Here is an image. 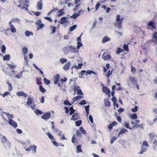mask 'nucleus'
<instances>
[{"instance_id":"obj_12","label":"nucleus","mask_w":157,"mask_h":157,"mask_svg":"<svg viewBox=\"0 0 157 157\" xmlns=\"http://www.w3.org/2000/svg\"><path fill=\"white\" fill-rule=\"evenodd\" d=\"M78 113H75L72 115V117L71 119V120L75 121L78 119Z\"/></svg>"},{"instance_id":"obj_53","label":"nucleus","mask_w":157,"mask_h":157,"mask_svg":"<svg viewBox=\"0 0 157 157\" xmlns=\"http://www.w3.org/2000/svg\"><path fill=\"white\" fill-rule=\"evenodd\" d=\"M10 92L9 91H6L3 94H1L2 96L4 97H5L6 96L8 95H10Z\"/></svg>"},{"instance_id":"obj_58","label":"nucleus","mask_w":157,"mask_h":157,"mask_svg":"<svg viewBox=\"0 0 157 157\" xmlns=\"http://www.w3.org/2000/svg\"><path fill=\"white\" fill-rule=\"evenodd\" d=\"M137 106H135L134 108L131 109L132 111L133 112H136L137 111Z\"/></svg>"},{"instance_id":"obj_63","label":"nucleus","mask_w":157,"mask_h":157,"mask_svg":"<svg viewBox=\"0 0 157 157\" xmlns=\"http://www.w3.org/2000/svg\"><path fill=\"white\" fill-rule=\"evenodd\" d=\"M86 104V101L85 100H82L79 103V104L81 105H84Z\"/></svg>"},{"instance_id":"obj_64","label":"nucleus","mask_w":157,"mask_h":157,"mask_svg":"<svg viewBox=\"0 0 157 157\" xmlns=\"http://www.w3.org/2000/svg\"><path fill=\"white\" fill-rule=\"evenodd\" d=\"M100 5V4L99 3H97L96 4L95 6V9H96V10H95L96 11L97 10H98V9Z\"/></svg>"},{"instance_id":"obj_59","label":"nucleus","mask_w":157,"mask_h":157,"mask_svg":"<svg viewBox=\"0 0 157 157\" xmlns=\"http://www.w3.org/2000/svg\"><path fill=\"white\" fill-rule=\"evenodd\" d=\"M8 67H10L12 69H13L16 67V66L13 65H12L9 64H7Z\"/></svg>"},{"instance_id":"obj_19","label":"nucleus","mask_w":157,"mask_h":157,"mask_svg":"<svg viewBox=\"0 0 157 157\" xmlns=\"http://www.w3.org/2000/svg\"><path fill=\"white\" fill-rule=\"evenodd\" d=\"M65 13L64 9H63L58 11V16L60 17L64 14Z\"/></svg>"},{"instance_id":"obj_49","label":"nucleus","mask_w":157,"mask_h":157,"mask_svg":"<svg viewBox=\"0 0 157 157\" xmlns=\"http://www.w3.org/2000/svg\"><path fill=\"white\" fill-rule=\"evenodd\" d=\"M49 138L51 139H52L53 140H55L53 138V136L50 133H48L47 134Z\"/></svg>"},{"instance_id":"obj_60","label":"nucleus","mask_w":157,"mask_h":157,"mask_svg":"<svg viewBox=\"0 0 157 157\" xmlns=\"http://www.w3.org/2000/svg\"><path fill=\"white\" fill-rule=\"evenodd\" d=\"M112 73V71H109L106 75V77L107 78H109Z\"/></svg>"},{"instance_id":"obj_37","label":"nucleus","mask_w":157,"mask_h":157,"mask_svg":"<svg viewBox=\"0 0 157 157\" xmlns=\"http://www.w3.org/2000/svg\"><path fill=\"white\" fill-rule=\"evenodd\" d=\"M154 22L153 21H151L149 22L148 25L150 26H151L153 28H155V27L154 25Z\"/></svg>"},{"instance_id":"obj_2","label":"nucleus","mask_w":157,"mask_h":157,"mask_svg":"<svg viewBox=\"0 0 157 157\" xmlns=\"http://www.w3.org/2000/svg\"><path fill=\"white\" fill-rule=\"evenodd\" d=\"M123 18H121L120 15L118 14L117 15L116 18V22L115 23V26L117 27L118 29H121L122 21Z\"/></svg>"},{"instance_id":"obj_30","label":"nucleus","mask_w":157,"mask_h":157,"mask_svg":"<svg viewBox=\"0 0 157 157\" xmlns=\"http://www.w3.org/2000/svg\"><path fill=\"white\" fill-rule=\"evenodd\" d=\"M105 106H107L108 107H109L111 105L110 102L109 101H108V100L106 99L105 100Z\"/></svg>"},{"instance_id":"obj_54","label":"nucleus","mask_w":157,"mask_h":157,"mask_svg":"<svg viewBox=\"0 0 157 157\" xmlns=\"http://www.w3.org/2000/svg\"><path fill=\"white\" fill-rule=\"evenodd\" d=\"M149 136L151 140H152L155 137V134L154 133H149Z\"/></svg>"},{"instance_id":"obj_9","label":"nucleus","mask_w":157,"mask_h":157,"mask_svg":"<svg viewBox=\"0 0 157 157\" xmlns=\"http://www.w3.org/2000/svg\"><path fill=\"white\" fill-rule=\"evenodd\" d=\"M69 48L72 53H76L78 52V51L77 50L75 47L74 46H69Z\"/></svg>"},{"instance_id":"obj_29","label":"nucleus","mask_w":157,"mask_h":157,"mask_svg":"<svg viewBox=\"0 0 157 157\" xmlns=\"http://www.w3.org/2000/svg\"><path fill=\"white\" fill-rule=\"evenodd\" d=\"M8 141L6 138L4 136L2 137V139L1 142L3 144H4L6 142Z\"/></svg>"},{"instance_id":"obj_28","label":"nucleus","mask_w":157,"mask_h":157,"mask_svg":"<svg viewBox=\"0 0 157 157\" xmlns=\"http://www.w3.org/2000/svg\"><path fill=\"white\" fill-rule=\"evenodd\" d=\"M33 100L32 98H31L30 97H29L27 100V104L28 105H30L32 102Z\"/></svg>"},{"instance_id":"obj_1","label":"nucleus","mask_w":157,"mask_h":157,"mask_svg":"<svg viewBox=\"0 0 157 157\" xmlns=\"http://www.w3.org/2000/svg\"><path fill=\"white\" fill-rule=\"evenodd\" d=\"M15 23L18 24H20V20L19 19L15 17L12 18L9 22V25L10 28L11 32L13 33H15L16 32V30L12 23Z\"/></svg>"},{"instance_id":"obj_6","label":"nucleus","mask_w":157,"mask_h":157,"mask_svg":"<svg viewBox=\"0 0 157 157\" xmlns=\"http://www.w3.org/2000/svg\"><path fill=\"white\" fill-rule=\"evenodd\" d=\"M9 123L10 125L14 128H16L17 126V123L12 119H9Z\"/></svg>"},{"instance_id":"obj_34","label":"nucleus","mask_w":157,"mask_h":157,"mask_svg":"<svg viewBox=\"0 0 157 157\" xmlns=\"http://www.w3.org/2000/svg\"><path fill=\"white\" fill-rule=\"evenodd\" d=\"M78 65L79 67L76 65H74V68H76L77 69H78L81 68L82 66H83L82 63H79L78 64Z\"/></svg>"},{"instance_id":"obj_52","label":"nucleus","mask_w":157,"mask_h":157,"mask_svg":"<svg viewBox=\"0 0 157 157\" xmlns=\"http://www.w3.org/2000/svg\"><path fill=\"white\" fill-rule=\"evenodd\" d=\"M137 118V115L135 113L132 114L131 116V118L132 119H136Z\"/></svg>"},{"instance_id":"obj_31","label":"nucleus","mask_w":157,"mask_h":157,"mask_svg":"<svg viewBox=\"0 0 157 157\" xmlns=\"http://www.w3.org/2000/svg\"><path fill=\"white\" fill-rule=\"evenodd\" d=\"M25 34L26 36H29L30 35H33V33L32 32H29L28 31H26L25 32Z\"/></svg>"},{"instance_id":"obj_32","label":"nucleus","mask_w":157,"mask_h":157,"mask_svg":"<svg viewBox=\"0 0 157 157\" xmlns=\"http://www.w3.org/2000/svg\"><path fill=\"white\" fill-rule=\"evenodd\" d=\"M40 90L42 93H44L46 91V90L42 86H40L39 87Z\"/></svg>"},{"instance_id":"obj_42","label":"nucleus","mask_w":157,"mask_h":157,"mask_svg":"<svg viewBox=\"0 0 157 157\" xmlns=\"http://www.w3.org/2000/svg\"><path fill=\"white\" fill-rule=\"evenodd\" d=\"M35 113L36 115H41L42 114V112L37 109H36V110L35 111Z\"/></svg>"},{"instance_id":"obj_22","label":"nucleus","mask_w":157,"mask_h":157,"mask_svg":"<svg viewBox=\"0 0 157 157\" xmlns=\"http://www.w3.org/2000/svg\"><path fill=\"white\" fill-rule=\"evenodd\" d=\"M129 80L133 83L136 84L137 82L136 79L134 77L130 76L129 77Z\"/></svg>"},{"instance_id":"obj_26","label":"nucleus","mask_w":157,"mask_h":157,"mask_svg":"<svg viewBox=\"0 0 157 157\" xmlns=\"http://www.w3.org/2000/svg\"><path fill=\"white\" fill-rule=\"evenodd\" d=\"M76 152L77 153L82 152V151L81 149V145H78L76 147Z\"/></svg>"},{"instance_id":"obj_48","label":"nucleus","mask_w":157,"mask_h":157,"mask_svg":"<svg viewBox=\"0 0 157 157\" xmlns=\"http://www.w3.org/2000/svg\"><path fill=\"white\" fill-rule=\"evenodd\" d=\"M80 6V4H77L75 6V7L73 11H76L79 8Z\"/></svg>"},{"instance_id":"obj_50","label":"nucleus","mask_w":157,"mask_h":157,"mask_svg":"<svg viewBox=\"0 0 157 157\" xmlns=\"http://www.w3.org/2000/svg\"><path fill=\"white\" fill-rule=\"evenodd\" d=\"M80 88V87L79 86H77V85H75L74 86V91L75 93L76 91H78V90H79V89Z\"/></svg>"},{"instance_id":"obj_56","label":"nucleus","mask_w":157,"mask_h":157,"mask_svg":"<svg viewBox=\"0 0 157 157\" xmlns=\"http://www.w3.org/2000/svg\"><path fill=\"white\" fill-rule=\"evenodd\" d=\"M80 130L81 132L83 134L86 133V131L82 127H80Z\"/></svg>"},{"instance_id":"obj_8","label":"nucleus","mask_w":157,"mask_h":157,"mask_svg":"<svg viewBox=\"0 0 157 157\" xmlns=\"http://www.w3.org/2000/svg\"><path fill=\"white\" fill-rule=\"evenodd\" d=\"M50 115L51 113L50 112L46 113L42 116L41 118L44 120H47L50 118Z\"/></svg>"},{"instance_id":"obj_4","label":"nucleus","mask_w":157,"mask_h":157,"mask_svg":"<svg viewBox=\"0 0 157 157\" xmlns=\"http://www.w3.org/2000/svg\"><path fill=\"white\" fill-rule=\"evenodd\" d=\"M71 65V62L70 61L67 62L64 64L63 67V69L65 71L68 70Z\"/></svg>"},{"instance_id":"obj_3","label":"nucleus","mask_w":157,"mask_h":157,"mask_svg":"<svg viewBox=\"0 0 157 157\" xmlns=\"http://www.w3.org/2000/svg\"><path fill=\"white\" fill-rule=\"evenodd\" d=\"M148 146L149 145L147 142L146 141H144L143 142L141 147V150L139 153L143 154L144 152H146Z\"/></svg>"},{"instance_id":"obj_47","label":"nucleus","mask_w":157,"mask_h":157,"mask_svg":"<svg viewBox=\"0 0 157 157\" xmlns=\"http://www.w3.org/2000/svg\"><path fill=\"white\" fill-rule=\"evenodd\" d=\"M44 80L45 84L48 85L50 83V81L45 78H44Z\"/></svg>"},{"instance_id":"obj_15","label":"nucleus","mask_w":157,"mask_h":157,"mask_svg":"<svg viewBox=\"0 0 157 157\" xmlns=\"http://www.w3.org/2000/svg\"><path fill=\"white\" fill-rule=\"evenodd\" d=\"M111 56L109 55H107L106 56H104V54L102 55V58L103 59L105 60H108L111 58Z\"/></svg>"},{"instance_id":"obj_36","label":"nucleus","mask_w":157,"mask_h":157,"mask_svg":"<svg viewBox=\"0 0 157 157\" xmlns=\"http://www.w3.org/2000/svg\"><path fill=\"white\" fill-rule=\"evenodd\" d=\"M23 52L24 55H25L28 52L27 48L25 47H24L23 48Z\"/></svg>"},{"instance_id":"obj_46","label":"nucleus","mask_w":157,"mask_h":157,"mask_svg":"<svg viewBox=\"0 0 157 157\" xmlns=\"http://www.w3.org/2000/svg\"><path fill=\"white\" fill-rule=\"evenodd\" d=\"M6 50V48L5 46L4 45H2V48L1 49V52L3 53H5V51Z\"/></svg>"},{"instance_id":"obj_62","label":"nucleus","mask_w":157,"mask_h":157,"mask_svg":"<svg viewBox=\"0 0 157 157\" xmlns=\"http://www.w3.org/2000/svg\"><path fill=\"white\" fill-rule=\"evenodd\" d=\"M77 94L78 95H83V94L82 92V90L81 89L78 90L77 91Z\"/></svg>"},{"instance_id":"obj_51","label":"nucleus","mask_w":157,"mask_h":157,"mask_svg":"<svg viewBox=\"0 0 157 157\" xmlns=\"http://www.w3.org/2000/svg\"><path fill=\"white\" fill-rule=\"evenodd\" d=\"M124 49L125 51H128V45L126 44H124Z\"/></svg>"},{"instance_id":"obj_18","label":"nucleus","mask_w":157,"mask_h":157,"mask_svg":"<svg viewBox=\"0 0 157 157\" xmlns=\"http://www.w3.org/2000/svg\"><path fill=\"white\" fill-rule=\"evenodd\" d=\"M61 21H59V22L60 23V24H64L65 22L67 21V18L66 17H63L61 18Z\"/></svg>"},{"instance_id":"obj_44","label":"nucleus","mask_w":157,"mask_h":157,"mask_svg":"<svg viewBox=\"0 0 157 157\" xmlns=\"http://www.w3.org/2000/svg\"><path fill=\"white\" fill-rule=\"evenodd\" d=\"M117 139L116 137L113 136V137L111 139L110 141V143L111 144H112L114 141Z\"/></svg>"},{"instance_id":"obj_21","label":"nucleus","mask_w":157,"mask_h":157,"mask_svg":"<svg viewBox=\"0 0 157 157\" xmlns=\"http://www.w3.org/2000/svg\"><path fill=\"white\" fill-rule=\"evenodd\" d=\"M80 15L79 13H75L74 14L70 16V17L71 18H73L74 19H75L78 17Z\"/></svg>"},{"instance_id":"obj_14","label":"nucleus","mask_w":157,"mask_h":157,"mask_svg":"<svg viewBox=\"0 0 157 157\" xmlns=\"http://www.w3.org/2000/svg\"><path fill=\"white\" fill-rule=\"evenodd\" d=\"M127 132L128 130L127 129L124 128H122L119 131L118 136H119L120 135L125 133L126 132Z\"/></svg>"},{"instance_id":"obj_5","label":"nucleus","mask_w":157,"mask_h":157,"mask_svg":"<svg viewBox=\"0 0 157 157\" xmlns=\"http://www.w3.org/2000/svg\"><path fill=\"white\" fill-rule=\"evenodd\" d=\"M102 87V91L103 93H104L107 94V93L109 95L110 94V92L109 89L107 88L104 86L103 84H101Z\"/></svg>"},{"instance_id":"obj_45","label":"nucleus","mask_w":157,"mask_h":157,"mask_svg":"<svg viewBox=\"0 0 157 157\" xmlns=\"http://www.w3.org/2000/svg\"><path fill=\"white\" fill-rule=\"evenodd\" d=\"M77 49H79L80 47L83 45L82 44L81 42L77 43Z\"/></svg>"},{"instance_id":"obj_25","label":"nucleus","mask_w":157,"mask_h":157,"mask_svg":"<svg viewBox=\"0 0 157 157\" xmlns=\"http://www.w3.org/2000/svg\"><path fill=\"white\" fill-rule=\"evenodd\" d=\"M3 59L4 61L9 60L10 59V56L9 54L6 55L3 57Z\"/></svg>"},{"instance_id":"obj_38","label":"nucleus","mask_w":157,"mask_h":157,"mask_svg":"<svg viewBox=\"0 0 157 157\" xmlns=\"http://www.w3.org/2000/svg\"><path fill=\"white\" fill-rule=\"evenodd\" d=\"M153 38L154 41H157V33H155L153 34Z\"/></svg>"},{"instance_id":"obj_33","label":"nucleus","mask_w":157,"mask_h":157,"mask_svg":"<svg viewBox=\"0 0 157 157\" xmlns=\"http://www.w3.org/2000/svg\"><path fill=\"white\" fill-rule=\"evenodd\" d=\"M67 59L63 58L59 60L60 62L62 64L67 62Z\"/></svg>"},{"instance_id":"obj_35","label":"nucleus","mask_w":157,"mask_h":157,"mask_svg":"<svg viewBox=\"0 0 157 157\" xmlns=\"http://www.w3.org/2000/svg\"><path fill=\"white\" fill-rule=\"evenodd\" d=\"M86 72V70H82L81 72L79 73V74L80 75H81V76L80 75L79 76V77L80 78H82V76L84 75L85 73Z\"/></svg>"},{"instance_id":"obj_57","label":"nucleus","mask_w":157,"mask_h":157,"mask_svg":"<svg viewBox=\"0 0 157 157\" xmlns=\"http://www.w3.org/2000/svg\"><path fill=\"white\" fill-rule=\"evenodd\" d=\"M44 26V25L43 23H41L39 25V26L37 28V30H40L41 28L43 27Z\"/></svg>"},{"instance_id":"obj_24","label":"nucleus","mask_w":157,"mask_h":157,"mask_svg":"<svg viewBox=\"0 0 157 157\" xmlns=\"http://www.w3.org/2000/svg\"><path fill=\"white\" fill-rule=\"evenodd\" d=\"M3 113L7 115L9 119L10 118H13V114H10L8 113L5 112H3Z\"/></svg>"},{"instance_id":"obj_7","label":"nucleus","mask_w":157,"mask_h":157,"mask_svg":"<svg viewBox=\"0 0 157 157\" xmlns=\"http://www.w3.org/2000/svg\"><path fill=\"white\" fill-rule=\"evenodd\" d=\"M29 1L27 0H20V4L24 5L27 7L29 6Z\"/></svg>"},{"instance_id":"obj_61","label":"nucleus","mask_w":157,"mask_h":157,"mask_svg":"<svg viewBox=\"0 0 157 157\" xmlns=\"http://www.w3.org/2000/svg\"><path fill=\"white\" fill-rule=\"evenodd\" d=\"M131 123L132 124H133L134 126H133V127L134 128L136 127H137L138 124H136V123H135V122L134 121H132L131 122Z\"/></svg>"},{"instance_id":"obj_39","label":"nucleus","mask_w":157,"mask_h":157,"mask_svg":"<svg viewBox=\"0 0 157 157\" xmlns=\"http://www.w3.org/2000/svg\"><path fill=\"white\" fill-rule=\"evenodd\" d=\"M22 72L21 71L15 76V77L18 78H20L21 77H22Z\"/></svg>"},{"instance_id":"obj_27","label":"nucleus","mask_w":157,"mask_h":157,"mask_svg":"<svg viewBox=\"0 0 157 157\" xmlns=\"http://www.w3.org/2000/svg\"><path fill=\"white\" fill-rule=\"evenodd\" d=\"M4 147L7 148H10V142L8 141L6 142L5 144H4Z\"/></svg>"},{"instance_id":"obj_16","label":"nucleus","mask_w":157,"mask_h":157,"mask_svg":"<svg viewBox=\"0 0 157 157\" xmlns=\"http://www.w3.org/2000/svg\"><path fill=\"white\" fill-rule=\"evenodd\" d=\"M60 78V76L59 75H57L54 77V83L56 84L58 83L59 80Z\"/></svg>"},{"instance_id":"obj_20","label":"nucleus","mask_w":157,"mask_h":157,"mask_svg":"<svg viewBox=\"0 0 157 157\" xmlns=\"http://www.w3.org/2000/svg\"><path fill=\"white\" fill-rule=\"evenodd\" d=\"M82 96H78L75 97H74L72 99V103H73L75 101H77L79 99H81L82 98Z\"/></svg>"},{"instance_id":"obj_17","label":"nucleus","mask_w":157,"mask_h":157,"mask_svg":"<svg viewBox=\"0 0 157 157\" xmlns=\"http://www.w3.org/2000/svg\"><path fill=\"white\" fill-rule=\"evenodd\" d=\"M30 150L31 149L33 151H34V153H36V149L37 148V147L35 145H34L29 146V147Z\"/></svg>"},{"instance_id":"obj_11","label":"nucleus","mask_w":157,"mask_h":157,"mask_svg":"<svg viewBox=\"0 0 157 157\" xmlns=\"http://www.w3.org/2000/svg\"><path fill=\"white\" fill-rule=\"evenodd\" d=\"M17 95L19 96H23L24 97L26 98L28 94L25 93V92L22 91H19L17 93Z\"/></svg>"},{"instance_id":"obj_55","label":"nucleus","mask_w":157,"mask_h":157,"mask_svg":"<svg viewBox=\"0 0 157 157\" xmlns=\"http://www.w3.org/2000/svg\"><path fill=\"white\" fill-rule=\"evenodd\" d=\"M51 28H52L51 34L54 33L55 32L56 27H54L52 26H51Z\"/></svg>"},{"instance_id":"obj_10","label":"nucleus","mask_w":157,"mask_h":157,"mask_svg":"<svg viewBox=\"0 0 157 157\" xmlns=\"http://www.w3.org/2000/svg\"><path fill=\"white\" fill-rule=\"evenodd\" d=\"M43 3L41 0L37 2V4L36 6V8L39 10H41L42 8Z\"/></svg>"},{"instance_id":"obj_23","label":"nucleus","mask_w":157,"mask_h":157,"mask_svg":"<svg viewBox=\"0 0 157 157\" xmlns=\"http://www.w3.org/2000/svg\"><path fill=\"white\" fill-rule=\"evenodd\" d=\"M86 72V75H87L88 74L90 75L91 74H93L96 75H97V74L96 72L90 70H88Z\"/></svg>"},{"instance_id":"obj_13","label":"nucleus","mask_w":157,"mask_h":157,"mask_svg":"<svg viewBox=\"0 0 157 157\" xmlns=\"http://www.w3.org/2000/svg\"><path fill=\"white\" fill-rule=\"evenodd\" d=\"M111 40V39L110 38L106 36H104L102 39V42L103 43H105V42L109 41Z\"/></svg>"},{"instance_id":"obj_43","label":"nucleus","mask_w":157,"mask_h":157,"mask_svg":"<svg viewBox=\"0 0 157 157\" xmlns=\"http://www.w3.org/2000/svg\"><path fill=\"white\" fill-rule=\"evenodd\" d=\"M82 123L81 120L75 122V125L76 126H79Z\"/></svg>"},{"instance_id":"obj_41","label":"nucleus","mask_w":157,"mask_h":157,"mask_svg":"<svg viewBox=\"0 0 157 157\" xmlns=\"http://www.w3.org/2000/svg\"><path fill=\"white\" fill-rule=\"evenodd\" d=\"M123 49H121L120 48H118L117 49L116 54H119L121 52H123Z\"/></svg>"},{"instance_id":"obj_40","label":"nucleus","mask_w":157,"mask_h":157,"mask_svg":"<svg viewBox=\"0 0 157 157\" xmlns=\"http://www.w3.org/2000/svg\"><path fill=\"white\" fill-rule=\"evenodd\" d=\"M76 27L77 25H73L72 26L70 27L69 30L71 31H72L74 30L75 28H76Z\"/></svg>"}]
</instances>
